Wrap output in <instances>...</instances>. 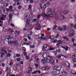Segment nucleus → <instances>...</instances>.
I'll return each instance as SVG.
<instances>
[{"instance_id": "13d9d810", "label": "nucleus", "mask_w": 76, "mask_h": 76, "mask_svg": "<svg viewBox=\"0 0 76 76\" xmlns=\"http://www.w3.org/2000/svg\"><path fill=\"white\" fill-rule=\"evenodd\" d=\"M2 66L3 67H4V66H5V64H4V63H2Z\"/></svg>"}, {"instance_id": "393cba45", "label": "nucleus", "mask_w": 76, "mask_h": 76, "mask_svg": "<svg viewBox=\"0 0 76 76\" xmlns=\"http://www.w3.org/2000/svg\"><path fill=\"white\" fill-rule=\"evenodd\" d=\"M58 42V40L57 39H55L53 42V43H57Z\"/></svg>"}, {"instance_id": "c756f323", "label": "nucleus", "mask_w": 76, "mask_h": 76, "mask_svg": "<svg viewBox=\"0 0 76 76\" xmlns=\"http://www.w3.org/2000/svg\"><path fill=\"white\" fill-rule=\"evenodd\" d=\"M4 53H2L1 54L0 56V57H1V58H3V56H4Z\"/></svg>"}, {"instance_id": "7c9ffc66", "label": "nucleus", "mask_w": 76, "mask_h": 76, "mask_svg": "<svg viewBox=\"0 0 76 76\" xmlns=\"http://www.w3.org/2000/svg\"><path fill=\"white\" fill-rule=\"evenodd\" d=\"M20 56V55L19 54H16V57H19Z\"/></svg>"}, {"instance_id": "774afa93", "label": "nucleus", "mask_w": 76, "mask_h": 76, "mask_svg": "<svg viewBox=\"0 0 76 76\" xmlns=\"http://www.w3.org/2000/svg\"><path fill=\"white\" fill-rule=\"evenodd\" d=\"M7 76H10V74L9 73H7Z\"/></svg>"}, {"instance_id": "9b49d317", "label": "nucleus", "mask_w": 76, "mask_h": 76, "mask_svg": "<svg viewBox=\"0 0 76 76\" xmlns=\"http://www.w3.org/2000/svg\"><path fill=\"white\" fill-rule=\"evenodd\" d=\"M65 63L66 65V66H67L68 67H69V68H70V63H69L66 61H65Z\"/></svg>"}, {"instance_id": "49530a36", "label": "nucleus", "mask_w": 76, "mask_h": 76, "mask_svg": "<svg viewBox=\"0 0 76 76\" xmlns=\"http://www.w3.org/2000/svg\"><path fill=\"white\" fill-rule=\"evenodd\" d=\"M16 60L17 61H19L20 60V58H18L16 59Z\"/></svg>"}, {"instance_id": "a878e982", "label": "nucleus", "mask_w": 76, "mask_h": 76, "mask_svg": "<svg viewBox=\"0 0 76 76\" xmlns=\"http://www.w3.org/2000/svg\"><path fill=\"white\" fill-rule=\"evenodd\" d=\"M73 35V33H69V36L70 37H72Z\"/></svg>"}, {"instance_id": "7ed1b4c3", "label": "nucleus", "mask_w": 76, "mask_h": 76, "mask_svg": "<svg viewBox=\"0 0 76 76\" xmlns=\"http://www.w3.org/2000/svg\"><path fill=\"white\" fill-rule=\"evenodd\" d=\"M24 21L26 22V27L27 28L29 26V24L31 21V20L29 19V15L27 14L24 15Z\"/></svg>"}, {"instance_id": "864d4df0", "label": "nucleus", "mask_w": 76, "mask_h": 76, "mask_svg": "<svg viewBox=\"0 0 76 76\" xmlns=\"http://www.w3.org/2000/svg\"><path fill=\"white\" fill-rule=\"evenodd\" d=\"M40 17H41V15H38L37 17V19H39L40 18Z\"/></svg>"}, {"instance_id": "bb28decb", "label": "nucleus", "mask_w": 76, "mask_h": 76, "mask_svg": "<svg viewBox=\"0 0 76 76\" xmlns=\"http://www.w3.org/2000/svg\"><path fill=\"white\" fill-rule=\"evenodd\" d=\"M20 34V32L16 31L15 32L16 36H17V35H19Z\"/></svg>"}, {"instance_id": "3c124183", "label": "nucleus", "mask_w": 76, "mask_h": 76, "mask_svg": "<svg viewBox=\"0 0 76 76\" xmlns=\"http://www.w3.org/2000/svg\"><path fill=\"white\" fill-rule=\"evenodd\" d=\"M9 7L10 9H13V7L12 6H10Z\"/></svg>"}, {"instance_id": "72a5a7b5", "label": "nucleus", "mask_w": 76, "mask_h": 76, "mask_svg": "<svg viewBox=\"0 0 76 76\" xmlns=\"http://www.w3.org/2000/svg\"><path fill=\"white\" fill-rule=\"evenodd\" d=\"M35 48V46L34 45H31L30 46V48Z\"/></svg>"}, {"instance_id": "39448f33", "label": "nucleus", "mask_w": 76, "mask_h": 76, "mask_svg": "<svg viewBox=\"0 0 76 76\" xmlns=\"http://www.w3.org/2000/svg\"><path fill=\"white\" fill-rule=\"evenodd\" d=\"M43 49L44 50V51H48V50H49V51H54V48H50L49 46L47 45H44Z\"/></svg>"}, {"instance_id": "5701e85b", "label": "nucleus", "mask_w": 76, "mask_h": 76, "mask_svg": "<svg viewBox=\"0 0 76 76\" xmlns=\"http://www.w3.org/2000/svg\"><path fill=\"white\" fill-rule=\"evenodd\" d=\"M47 7H48L47 6V5L45 4L43 6V8L44 9H46V8Z\"/></svg>"}, {"instance_id": "4c0bfd02", "label": "nucleus", "mask_w": 76, "mask_h": 76, "mask_svg": "<svg viewBox=\"0 0 76 76\" xmlns=\"http://www.w3.org/2000/svg\"><path fill=\"white\" fill-rule=\"evenodd\" d=\"M58 37H59V34H57L55 36V38H58Z\"/></svg>"}, {"instance_id": "6e6552de", "label": "nucleus", "mask_w": 76, "mask_h": 76, "mask_svg": "<svg viewBox=\"0 0 76 76\" xmlns=\"http://www.w3.org/2000/svg\"><path fill=\"white\" fill-rule=\"evenodd\" d=\"M58 73V71H56H56H52L50 72V75L52 76H54L57 75H59Z\"/></svg>"}, {"instance_id": "a211bd4d", "label": "nucleus", "mask_w": 76, "mask_h": 76, "mask_svg": "<svg viewBox=\"0 0 76 76\" xmlns=\"http://www.w3.org/2000/svg\"><path fill=\"white\" fill-rule=\"evenodd\" d=\"M45 4L48 7V6H49L51 4L50 3V2H48L46 3Z\"/></svg>"}, {"instance_id": "5fc2aeb1", "label": "nucleus", "mask_w": 76, "mask_h": 76, "mask_svg": "<svg viewBox=\"0 0 76 76\" xmlns=\"http://www.w3.org/2000/svg\"><path fill=\"white\" fill-rule=\"evenodd\" d=\"M27 53H26V52H25L24 53V55L25 56H27Z\"/></svg>"}, {"instance_id": "bf43d9fd", "label": "nucleus", "mask_w": 76, "mask_h": 76, "mask_svg": "<svg viewBox=\"0 0 76 76\" xmlns=\"http://www.w3.org/2000/svg\"><path fill=\"white\" fill-rule=\"evenodd\" d=\"M26 58L27 60H28V59H29V57L28 56H27L26 57Z\"/></svg>"}, {"instance_id": "e2e57ef3", "label": "nucleus", "mask_w": 76, "mask_h": 76, "mask_svg": "<svg viewBox=\"0 0 76 76\" xmlns=\"http://www.w3.org/2000/svg\"><path fill=\"white\" fill-rule=\"evenodd\" d=\"M37 73V71H35L33 73V74H36Z\"/></svg>"}, {"instance_id": "338daca9", "label": "nucleus", "mask_w": 76, "mask_h": 76, "mask_svg": "<svg viewBox=\"0 0 76 76\" xmlns=\"http://www.w3.org/2000/svg\"><path fill=\"white\" fill-rule=\"evenodd\" d=\"M73 61L75 63H76V59H73Z\"/></svg>"}, {"instance_id": "c03bdc74", "label": "nucleus", "mask_w": 76, "mask_h": 76, "mask_svg": "<svg viewBox=\"0 0 76 76\" xmlns=\"http://www.w3.org/2000/svg\"><path fill=\"white\" fill-rule=\"evenodd\" d=\"M37 20H38V19L37 18L33 20V21L34 22H35L36 21H37Z\"/></svg>"}, {"instance_id": "412c9836", "label": "nucleus", "mask_w": 76, "mask_h": 76, "mask_svg": "<svg viewBox=\"0 0 76 76\" xmlns=\"http://www.w3.org/2000/svg\"><path fill=\"white\" fill-rule=\"evenodd\" d=\"M63 30L64 31H66V26H63Z\"/></svg>"}, {"instance_id": "c85d7f7f", "label": "nucleus", "mask_w": 76, "mask_h": 76, "mask_svg": "<svg viewBox=\"0 0 76 76\" xmlns=\"http://www.w3.org/2000/svg\"><path fill=\"white\" fill-rule=\"evenodd\" d=\"M4 2V0H3V1H1V2L0 3H1V4H3V5H4V3H5V2Z\"/></svg>"}, {"instance_id": "6ab92c4d", "label": "nucleus", "mask_w": 76, "mask_h": 76, "mask_svg": "<svg viewBox=\"0 0 76 76\" xmlns=\"http://www.w3.org/2000/svg\"><path fill=\"white\" fill-rule=\"evenodd\" d=\"M28 9L29 10H32V6L31 5H28Z\"/></svg>"}, {"instance_id": "0eeeda50", "label": "nucleus", "mask_w": 76, "mask_h": 76, "mask_svg": "<svg viewBox=\"0 0 76 76\" xmlns=\"http://www.w3.org/2000/svg\"><path fill=\"white\" fill-rule=\"evenodd\" d=\"M57 71H58V73L59 74H60V70H61V67L58 66H55L53 68V70H57Z\"/></svg>"}, {"instance_id": "aec40b11", "label": "nucleus", "mask_w": 76, "mask_h": 76, "mask_svg": "<svg viewBox=\"0 0 76 76\" xmlns=\"http://www.w3.org/2000/svg\"><path fill=\"white\" fill-rule=\"evenodd\" d=\"M58 29L59 31H63V28H60V27H58Z\"/></svg>"}, {"instance_id": "37998d69", "label": "nucleus", "mask_w": 76, "mask_h": 76, "mask_svg": "<svg viewBox=\"0 0 76 76\" xmlns=\"http://www.w3.org/2000/svg\"><path fill=\"white\" fill-rule=\"evenodd\" d=\"M15 2H19V1H20V0H13Z\"/></svg>"}, {"instance_id": "1a4fd4ad", "label": "nucleus", "mask_w": 76, "mask_h": 76, "mask_svg": "<svg viewBox=\"0 0 76 76\" xmlns=\"http://www.w3.org/2000/svg\"><path fill=\"white\" fill-rule=\"evenodd\" d=\"M50 69V67L48 66H45L42 68V70L43 71H44V70H48Z\"/></svg>"}, {"instance_id": "c9c22d12", "label": "nucleus", "mask_w": 76, "mask_h": 76, "mask_svg": "<svg viewBox=\"0 0 76 76\" xmlns=\"http://www.w3.org/2000/svg\"><path fill=\"white\" fill-rule=\"evenodd\" d=\"M52 37H53L50 36H48V39H51L52 38Z\"/></svg>"}, {"instance_id": "ea45409f", "label": "nucleus", "mask_w": 76, "mask_h": 76, "mask_svg": "<svg viewBox=\"0 0 76 76\" xmlns=\"http://www.w3.org/2000/svg\"><path fill=\"white\" fill-rule=\"evenodd\" d=\"M35 66L36 68H38V65L37 64H35Z\"/></svg>"}, {"instance_id": "f8f14e48", "label": "nucleus", "mask_w": 76, "mask_h": 76, "mask_svg": "<svg viewBox=\"0 0 76 76\" xmlns=\"http://www.w3.org/2000/svg\"><path fill=\"white\" fill-rule=\"evenodd\" d=\"M69 11L67 10H65L63 12V14H64V15H65V14H67L68 13H69Z\"/></svg>"}, {"instance_id": "a18cd8bd", "label": "nucleus", "mask_w": 76, "mask_h": 76, "mask_svg": "<svg viewBox=\"0 0 76 76\" xmlns=\"http://www.w3.org/2000/svg\"><path fill=\"white\" fill-rule=\"evenodd\" d=\"M39 58H37V60L36 61V62L37 63H38L39 62Z\"/></svg>"}, {"instance_id": "f704fd0d", "label": "nucleus", "mask_w": 76, "mask_h": 76, "mask_svg": "<svg viewBox=\"0 0 76 76\" xmlns=\"http://www.w3.org/2000/svg\"><path fill=\"white\" fill-rule=\"evenodd\" d=\"M11 34H12V35H14L15 34V32L13 31H12L11 32H10Z\"/></svg>"}, {"instance_id": "8fccbe9b", "label": "nucleus", "mask_w": 76, "mask_h": 76, "mask_svg": "<svg viewBox=\"0 0 76 76\" xmlns=\"http://www.w3.org/2000/svg\"><path fill=\"white\" fill-rule=\"evenodd\" d=\"M72 57L73 58H75L76 57V54H74V55L72 56Z\"/></svg>"}, {"instance_id": "0e129e2a", "label": "nucleus", "mask_w": 76, "mask_h": 76, "mask_svg": "<svg viewBox=\"0 0 76 76\" xmlns=\"http://www.w3.org/2000/svg\"><path fill=\"white\" fill-rule=\"evenodd\" d=\"M11 56V55H10V53H8L7 55V57H10Z\"/></svg>"}, {"instance_id": "423d86ee", "label": "nucleus", "mask_w": 76, "mask_h": 76, "mask_svg": "<svg viewBox=\"0 0 76 76\" xmlns=\"http://www.w3.org/2000/svg\"><path fill=\"white\" fill-rule=\"evenodd\" d=\"M42 62L43 63V64H46L47 62L48 63H52L51 61H50V59H48L47 58H45V59H42Z\"/></svg>"}, {"instance_id": "4468645a", "label": "nucleus", "mask_w": 76, "mask_h": 76, "mask_svg": "<svg viewBox=\"0 0 76 76\" xmlns=\"http://www.w3.org/2000/svg\"><path fill=\"white\" fill-rule=\"evenodd\" d=\"M71 74L73 75H76V72L73 70L71 71Z\"/></svg>"}, {"instance_id": "f3484780", "label": "nucleus", "mask_w": 76, "mask_h": 76, "mask_svg": "<svg viewBox=\"0 0 76 76\" xmlns=\"http://www.w3.org/2000/svg\"><path fill=\"white\" fill-rule=\"evenodd\" d=\"M74 32H75V30H74L70 29L69 31V32L72 33V34H73Z\"/></svg>"}, {"instance_id": "58836bf2", "label": "nucleus", "mask_w": 76, "mask_h": 76, "mask_svg": "<svg viewBox=\"0 0 76 76\" xmlns=\"http://www.w3.org/2000/svg\"><path fill=\"white\" fill-rule=\"evenodd\" d=\"M3 25V23H2V22L1 21V20H0V26H1Z\"/></svg>"}, {"instance_id": "052dcab7", "label": "nucleus", "mask_w": 76, "mask_h": 76, "mask_svg": "<svg viewBox=\"0 0 76 76\" xmlns=\"http://www.w3.org/2000/svg\"><path fill=\"white\" fill-rule=\"evenodd\" d=\"M0 20H4V19L3 17H1Z\"/></svg>"}, {"instance_id": "680f3d73", "label": "nucleus", "mask_w": 76, "mask_h": 76, "mask_svg": "<svg viewBox=\"0 0 76 76\" xmlns=\"http://www.w3.org/2000/svg\"><path fill=\"white\" fill-rule=\"evenodd\" d=\"M11 26H12V27H14V26H15V25H14V24H13V23H12L11 24Z\"/></svg>"}, {"instance_id": "f257e3e1", "label": "nucleus", "mask_w": 76, "mask_h": 76, "mask_svg": "<svg viewBox=\"0 0 76 76\" xmlns=\"http://www.w3.org/2000/svg\"><path fill=\"white\" fill-rule=\"evenodd\" d=\"M5 41H10V40H13L14 42L12 44V46H16V45L18 44V38L15 39L14 37L13 36H5Z\"/></svg>"}, {"instance_id": "2eb2a0df", "label": "nucleus", "mask_w": 76, "mask_h": 76, "mask_svg": "<svg viewBox=\"0 0 76 76\" xmlns=\"http://www.w3.org/2000/svg\"><path fill=\"white\" fill-rule=\"evenodd\" d=\"M31 24L33 27H34L35 26V24L34 23V22L33 21L31 23Z\"/></svg>"}, {"instance_id": "dca6fc26", "label": "nucleus", "mask_w": 76, "mask_h": 76, "mask_svg": "<svg viewBox=\"0 0 76 76\" xmlns=\"http://www.w3.org/2000/svg\"><path fill=\"white\" fill-rule=\"evenodd\" d=\"M41 25H39V26L37 27L36 29L37 30H40L41 29Z\"/></svg>"}, {"instance_id": "09e8293b", "label": "nucleus", "mask_w": 76, "mask_h": 76, "mask_svg": "<svg viewBox=\"0 0 76 76\" xmlns=\"http://www.w3.org/2000/svg\"><path fill=\"white\" fill-rule=\"evenodd\" d=\"M31 44V43L29 42L27 43H26V45H30Z\"/></svg>"}, {"instance_id": "de8ad7c7", "label": "nucleus", "mask_w": 76, "mask_h": 76, "mask_svg": "<svg viewBox=\"0 0 76 76\" xmlns=\"http://www.w3.org/2000/svg\"><path fill=\"white\" fill-rule=\"evenodd\" d=\"M56 57L58 58H61V56L60 55L57 56Z\"/></svg>"}, {"instance_id": "4d7b16f0", "label": "nucleus", "mask_w": 76, "mask_h": 76, "mask_svg": "<svg viewBox=\"0 0 76 76\" xmlns=\"http://www.w3.org/2000/svg\"><path fill=\"white\" fill-rule=\"evenodd\" d=\"M24 2L25 3H27V0H24Z\"/></svg>"}, {"instance_id": "b1692460", "label": "nucleus", "mask_w": 76, "mask_h": 76, "mask_svg": "<svg viewBox=\"0 0 76 76\" xmlns=\"http://www.w3.org/2000/svg\"><path fill=\"white\" fill-rule=\"evenodd\" d=\"M34 0L35 1H36V2H37V1H38V0H30L31 3H34Z\"/></svg>"}, {"instance_id": "603ef678", "label": "nucleus", "mask_w": 76, "mask_h": 76, "mask_svg": "<svg viewBox=\"0 0 76 76\" xmlns=\"http://www.w3.org/2000/svg\"><path fill=\"white\" fill-rule=\"evenodd\" d=\"M12 14H10L9 16V18H12Z\"/></svg>"}, {"instance_id": "ddd939ff", "label": "nucleus", "mask_w": 76, "mask_h": 76, "mask_svg": "<svg viewBox=\"0 0 76 76\" xmlns=\"http://www.w3.org/2000/svg\"><path fill=\"white\" fill-rule=\"evenodd\" d=\"M61 73L62 75H65V76H67V73L66 72H65L64 71H62Z\"/></svg>"}, {"instance_id": "473e14b6", "label": "nucleus", "mask_w": 76, "mask_h": 76, "mask_svg": "<svg viewBox=\"0 0 76 76\" xmlns=\"http://www.w3.org/2000/svg\"><path fill=\"white\" fill-rule=\"evenodd\" d=\"M57 26L56 25H55L53 27V30H55L56 28H57Z\"/></svg>"}, {"instance_id": "6e6d98bb", "label": "nucleus", "mask_w": 76, "mask_h": 76, "mask_svg": "<svg viewBox=\"0 0 76 76\" xmlns=\"http://www.w3.org/2000/svg\"><path fill=\"white\" fill-rule=\"evenodd\" d=\"M24 41H28V39L26 38H24L23 39Z\"/></svg>"}, {"instance_id": "69168bd1", "label": "nucleus", "mask_w": 76, "mask_h": 76, "mask_svg": "<svg viewBox=\"0 0 76 76\" xmlns=\"http://www.w3.org/2000/svg\"><path fill=\"white\" fill-rule=\"evenodd\" d=\"M8 44L9 45H10V44H12V42H10V41H9L8 42Z\"/></svg>"}, {"instance_id": "9d476101", "label": "nucleus", "mask_w": 76, "mask_h": 76, "mask_svg": "<svg viewBox=\"0 0 76 76\" xmlns=\"http://www.w3.org/2000/svg\"><path fill=\"white\" fill-rule=\"evenodd\" d=\"M70 27L71 28H74L75 29H76V24H75L74 25L73 24H71Z\"/></svg>"}, {"instance_id": "20e7f679", "label": "nucleus", "mask_w": 76, "mask_h": 76, "mask_svg": "<svg viewBox=\"0 0 76 76\" xmlns=\"http://www.w3.org/2000/svg\"><path fill=\"white\" fill-rule=\"evenodd\" d=\"M42 56H45V57H48V58H49L50 59V61L52 62L51 63V64H54V58L52 56H50V54H49V53L48 52H46L45 53H44Z\"/></svg>"}, {"instance_id": "e433bc0d", "label": "nucleus", "mask_w": 76, "mask_h": 76, "mask_svg": "<svg viewBox=\"0 0 76 76\" xmlns=\"http://www.w3.org/2000/svg\"><path fill=\"white\" fill-rule=\"evenodd\" d=\"M42 3H44L45 2H46V0H41Z\"/></svg>"}, {"instance_id": "cd10ccee", "label": "nucleus", "mask_w": 76, "mask_h": 76, "mask_svg": "<svg viewBox=\"0 0 76 76\" xmlns=\"http://www.w3.org/2000/svg\"><path fill=\"white\" fill-rule=\"evenodd\" d=\"M58 42L59 43V44H61L63 43V41H61V40H58Z\"/></svg>"}, {"instance_id": "4be33fe9", "label": "nucleus", "mask_w": 76, "mask_h": 76, "mask_svg": "<svg viewBox=\"0 0 76 76\" xmlns=\"http://www.w3.org/2000/svg\"><path fill=\"white\" fill-rule=\"evenodd\" d=\"M9 10H10L9 9H5V10L4 11V13H5V12H6L7 13L8 12H9Z\"/></svg>"}, {"instance_id": "a19ab883", "label": "nucleus", "mask_w": 76, "mask_h": 76, "mask_svg": "<svg viewBox=\"0 0 76 76\" xmlns=\"http://www.w3.org/2000/svg\"><path fill=\"white\" fill-rule=\"evenodd\" d=\"M63 38H64V39H66V40H67V41H69V39L66 38V37H64Z\"/></svg>"}, {"instance_id": "2f4dec72", "label": "nucleus", "mask_w": 76, "mask_h": 76, "mask_svg": "<svg viewBox=\"0 0 76 76\" xmlns=\"http://www.w3.org/2000/svg\"><path fill=\"white\" fill-rule=\"evenodd\" d=\"M65 50V51H68V50H69V48L68 46L65 47V48L64 49Z\"/></svg>"}, {"instance_id": "f03ea898", "label": "nucleus", "mask_w": 76, "mask_h": 76, "mask_svg": "<svg viewBox=\"0 0 76 76\" xmlns=\"http://www.w3.org/2000/svg\"><path fill=\"white\" fill-rule=\"evenodd\" d=\"M55 9L53 8V9H47V10L48 12V13H51L50 14H48L46 15L45 13H42L41 14V16H42V17H53V14H54V11Z\"/></svg>"}, {"instance_id": "79ce46f5", "label": "nucleus", "mask_w": 76, "mask_h": 76, "mask_svg": "<svg viewBox=\"0 0 76 76\" xmlns=\"http://www.w3.org/2000/svg\"><path fill=\"white\" fill-rule=\"evenodd\" d=\"M75 39L73 38H72L71 39L72 42L73 43L75 42Z\"/></svg>"}]
</instances>
